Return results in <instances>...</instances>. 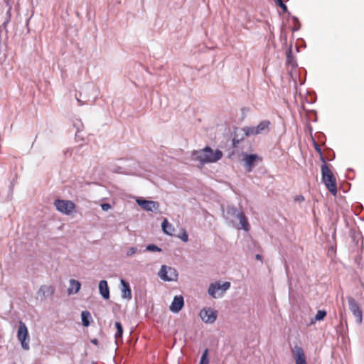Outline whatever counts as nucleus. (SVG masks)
<instances>
[{"instance_id": "24", "label": "nucleus", "mask_w": 364, "mask_h": 364, "mask_svg": "<svg viewBox=\"0 0 364 364\" xmlns=\"http://www.w3.org/2000/svg\"><path fill=\"white\" fill-rule=\"evenodd\" d=\"M208 354V350L205 349L200 358L199 364H208L209 363Z\"/></svg>"}, {"instance_id": "34", "label": "nucleus", "mask_w": 364, "mask_h": 364, "mask_svg": "<svg viewBox=\"0 0 364 364\" xmlns=\"http://www.w3.org/2000/svg\"><path fill=\"white\" fill-rule=\"evenodd\" d=\"M9 19H7L6 21H4V22L3 23V26H6V23L9 22Z\"/></svg>"}, {"instance_id": "30", "label": "nucleus", "mask_w": 364, "mask_h": 364, "mask_svg": "<svg viewBox=\"0 0 364 364\" xmlns=\"http://www.w3.org/2000/svg\"><path fill=\"white\" fill-rule=\"evenodd\" d=\"M294 200L298 201V202H301V201L304 200V196H302L301 195L300 196H296L294 198Z\"/></svg>"}, {"instance_id": "37", "label": "nucleus", "mask_w": 364, "mask_h": 364, "mask_svg": "<svg viewBox=\"0 0 364 364\" xmlns=\"http://www.w3.org/2000/svg\"><path fill=\"white\" fill-rule=\"evenodd\" d=\"M290 54H291V51H289L288 57H289Z\"/></svg>"}, {"instance_id": "6", "label": "nucleus", "mask_w": 364, "mask_h": 364, "mask_svg": "<svg viewBox=\"0 0 364 364\" xmlns=\"http://www.w3.org/2000/svg\"><path fill=\"white\" fill-rule=\"evenodd\" d=\"M158 275L165 282H175L178 277V272L175 268L166 265L161 266Z\"/></svg>"}, {"instance_id": "2", "label": "nucleus", "mask_w": 364, "mask_h": 364, "mask_svg": "<svg viewBox=\"0 0 364 364\" xmlns=\"http://www.w3.org/2000/svg\"><path fill=\"white\" fill-rule=\"evenodd\" d=\"M322 181L328 191L333 196L337 194L336 179L332 171L328 168L327 164L323 163L321 165Z\"/></svg>"}, {"instance_id": "25", "label": "nucleus", "mask_w": 364, "mask_h": 364, "mask_svg": "<svg viewBox=\"0 0 364 364\" xmlns=\"http://www.w3.org/2000/svg\"><path fill=\"white\" fill-rule=\"evenodd\" d=\"M146 250L151 252H161L162 250L156 245L151 244L146 246Z\"/></svg>"}, {"instance_id": "22", "label": "nucleus", "mask_w": 364, "mask_h": 364, "mask_svg": "<svg viewBox=\"0 0 364 364\" xmlns=\"http://www.w3.org/2000/svg\"><path fill=\"white\" fill-rule=\"evenodd\" d=\"M242 131L247 136L258 134L256 127H245L242 128Z\"/></svg>"}, {"instance_id": "11", "label": "nucleus", "mask_w": 364, "mask_h": 364, "mask_svg": "<svg viewBox=\"0 0 364 364\" xmlns=\"http://www.w3.org/2000/svg\"><path fill=\"white\" fill-rule=\"evenodd\" d=\"M291 352L295 364H306L305 354L301 347L295 346L292 348Z\"/></svg>"}, {"instance_id": "13", "label": "nucleus", "mask_w": 364, "mask_h": 364, "mask_svg": "<svg viewBox=\"0 0 364 364\" xmlns=\"http://www.w3.org/2000/svg\"><path fill=\"white\" fill-rule=\"evenodd\" d=\"M184 305V300L182 296H176L170 306L171 311L173 313L179 312Z\"/></svg>"}, {"instance_id": "14", "label": "nucleus", "mask_w": 364, "mask_h": 364, "mask_svg": "<svg viewBox=\"0 0 364 364\" xmlns=\"http://www.w3.org/2000/svg\"><path fill=\"white\" fill-rule=\"evenodd\" d=\"M261 159L257 154H245L243 159L245 166L248 171H251L257 160Z\"/></svg>"}, {"instance_id": "36", "label": "nucleus", "mask_w": 364, "mask_h": 364, "mask_svg": "<svg viewBox=\"0 0 364 364\" xmlns=\"http://www.w3.org/2000/svg\"><path fill=\"white\" fill-rule=\"evenodd\" d=\"M92 343L96 344L97 343V340L96 339L93 340Z\"/></svg>"}, {"instance_id": "8", "label": "nucleus", "mask_w": 364, "mask_h": 364, "mask_svg": "<svg viewBox=\"0 0 364 364\" xmlns=\"http://www.w3.org/2000/svg\"><path fill=\"white\" fill-rule=\"evenodd\" d=\"M199 316L204 323L212 324L217 319L218 312L210 307H205L200 310Z\"/></svg>"}, {"instance_id": "27", "label": "nucleus", "mask_w": 364, "mask_h": 364, "mask_svg": "<svg viewBox=\"0 0 364 364\" xmlns=\"http://www.w3.org/2000/svg\"><path fill=\"white\" fill-rule=\"evenodd\" d=\"M137 252V248L134 247H129L127 252V256H132Z\"/></svg>"}, {"instance_id": "17", "label": "nucleus", "mask_w": 364, "mask_h": 364, "mask_svg": "<svg viewBox=\"0 0 364 364\" xmlns=\"http://www.w3.org/2000/svg\"><path fill=\"white\" fill-rule=\"evenodd\" d=\"M70 286L68 289V292L69 294H77L80 289V287H81V284L80 282H78L77 280H75V279H70Z\"/></svg>"}, {"instance_id": "9", "label": "nucleus", "mask_w": 364, "mask_h": 364, "mask_svg": "<svg viewBox=\"0 0 364 364\" xmlns=\"http://www.w3.org/2000/svg\"><path fill=\"white\" fill-rule=\"evenodd\" d=\"M348 302L349 309L355 317L357 323L360 324L363 321V314L360 306L353 297H348Z\"/></svg>"}, {"instance_id": "15", "label": "nucleus", "mask_w": 364, "mask_h": 364, "mask_svg": "<svg viewBox=\"0 0 364 364\" xmlns=\"http://www.w3.org/2000/svg\"><path fill=\"white\" fill-rule=\"evenodd\" d=\"M121 296L123 299L130 300L132 299V291L129 284L124 279H121Z\"/></svg>"}, {"instance_id": "20", "label": "nucleus", "mask_w": 364, "mask_h": 364, "mask_svg": "<svg viewBox=\"0 0 364 364\" xmlns=\"http://www.w3.org/2000/svg\"><path fill=\"white\" fill-rule=\"evenodd\" d=\"M115 327L117 328V332L115 333L114 337L116 339V343H117L119 339H122V338L123 328H122L121 323L119 321L115 322Z\"/></svg>"}, {"instance_id": "10", "label": "nucleus", "mask_w": 364, "mask_h": 364, "mask_svg": "<svg viewBox=\"0 0 364 364\" xmlns=\"http://www.w3.org/2000/svg\"><path fill=\"white\" fill-rule=\"evenodd\" d=\"M137 204L146 211H156L159 210V203L153 200L137 199Z\"/></svg>"}, {"instance_id": "18", "label": "nucleus", "mask_w": 364, "mask_h": 364, "mask_svg": "<svg viewBox=\"0 0 364 364\" xmlns=\"http://www.w3.org/2000/svg\"><path fill=\"white\" fill-rule=\"evenodd\" d=\"M161 228L164 232L168 235H172L175 230L173 225H171L166 218L161 223Z\"/></svg>"}, {"instance_id": "5", "label": "nucleus", "mask_w": 364, "mask_h": 364, "mask_svg": "<svg viewBox=\"0 0 364 364\" xmlns=\"http://www.w3.org/2000/svg\"><path fill=\"white\" fill-rule=\"evenodd\" d=\"M54 205L58 211L66 215L72 214L75 209V204L69 200L56 199Z\"/></svg>"}, {"instance_id": "35", "label": "nucleus", "mask_w": 364, "mask_h": 364, "mask_svg": "<svg viewBox=\"0 0 364 364\" xmlns=\"http://www.w3.org/2000/svg\"><path fill=\"white\" fill-rule=\"evenodd\" d=\"M10 10H11V8H9L8 11H7V14H9V15H10Z\"/></svg>"}, {"instance_id": "31", "label": "nucleus", "mask_w": 364, "mask_h": 364, "mask_svg": "<svg viewBox=\"0 0 364 364\" xmlns=\"http://www.w3.org/2000/svg\"><path fill=\"white\" fill-rule=\"evenodd\" d=\"M75 98H76V100H77V102H78V105H79L80 106H82V105H85V102H82V101L79 98V97H78L77 95H75Z\"/></svg>"}, {"instance_id": "28", "label": "nucleus", "mask_w": 364, "mask_h": 364, "mask_svg": "<svg viewBox=\"0 0 364 364\" xmlns=\"http://www.w3.org/2000/svg\"><path fill=\"white\" fill-rule=\"evenodd\" d=\"M112 206L109 203H102L101 204V208L104 211H107L108 210L111 209Z\"/></svg>"}, {"instance_id": "7", "label": "nucleus", "mask_w": 364, "mask_h": 364, "mask_svg": "<svg viewBox=\"0 0 364 364\" xmlns=\"http://www.w3.org/2000/svg\"><path fill=\"white\" fill-rule=\"evenodd\" d=\"M17 338L18 340L21 342L23 349L26 350H29L30 346L28 331L26 324L21 321H19Z\"/></svg>"}, {"instance_id": "16", "label": "nucleus", "mask_w": 364, "mask_h": 364, "mask_svg": "<svg viewBox=\"0 0 364 364\" xmlns=\"http://www.w3.org/2000/svg\"><path fill=\"white\" fill-rule=\"evenodd\" d=\"M99 291L101 296L105 299L109 298V289L108 287L107 282L106 280H101L99 283Z\"/></svg>"}, {"instance_id": "21", "label": "nucleus", "mask_w": 364, "mask_h": 364, "mask_svg": "<svg viewBox=\"0 0 364 364\" xmlns=\"http://www.w3.org/2000/svg\"><path fill=\"white\" fill-rule=\"evenodd\" d=\"M91 318L90 313L87 311H84L81 313L82 323L84 326L90 325V318Z\"/></svg>"}, {"instance_id": "33", "label": "nucleus", "mask_w": 364, "mask_h": 364, "mask_svg": "<svg viewBox=\"0 0 364 364\" xmlns=\"http://www.w3.org/2000/svg\"><path fill=\"white\" fill-rule=\"evenodd\" d=\"M256 259H258V260H261L262 259V256L259 255H256Z\"/></svg>"}, {"instance_id": "26", "label": "nucleus", "mask_w": 364, "mask_h": 364, "mask_svg": "<svg viewBox=\"0 0 364 364\" xmlns=\"http://www.w3.org/2000/svg\"><path fill=\"white\" fill-rule=\"evenodd\" d=\"M275 1V3L282 8V11L284 12H287V6L284 4L283 1L282 0H274Z\"/></svg>"}, {"instance_id": "23", "label": "nucleus", "mask_w": 364, "mask_h": 364, "mask_svg": "<svg viewBox=\"0 0 364 364\" xmlns=\"http://www.w3.org/2000/svg\"><path fill=\"white\" fill-rule=\"evenodd\" d=\"M326 316V311L324 310H318L315 316V321H322Z\"/></svg>"}, {"instance_id": "29", "label": "nucleus", "mask_w": 364, "mask_h": 364, "mask_svg": "<svg viewBox=\"0 0 364 364\" xmlns=\"http://www.w3.org/2000/svg\"><path fill=\"white\" fill-rule=\"evenodd\" d=\"M181 240L187 242L188 240V235L186 232H184L183 235L181 237Z\"/></svg>"}, {"instance_id": "32", "label": "nucleus", "mask_w": 364, "mask_h": 364, "mask_svg": "<svg viewBox=\"0 0 364 364\" xmlns=\"http://www.w3.org/2000/svg\"><path fill=\"white\" fill-rule=\"evenodd\" d=\"M238 143H239V140L234 138L232 140V144H233L234 146H236L237 144H238Z\"/></svg>"}, {"instance_id": "3", "label": "nucleus", "mask_w": 364, "mask_h": 364, "mask_svg": "<svg viewBox=\"0 0 364 364\" xmlns=\"http://www.w3.org/2000/svg\"><path fill=\"white\" fill-rule=\"evenodd\" d=\"M226 218L232 223L235 222V219L238 220L240 225V227H237L238 229L248 230L250 228L249 223L244 213L239 212L235 207H228Z\"/></svg>"}, {"instance_id": "12", "label": "nucleus", "mask_w": 364, "mask_h": 364, "mask_svg": "<svg viewBox=\"0 0 364 364\" xmlns=\"http://www.w3.org/2000/svg\"><path fill=\"white\" fill-rule=\"evenodd\" d=\"M55 292V287L52 285H42L38 289L37 294L41 299L52 296Z\"/></svg>"}, {"instance_id": "19", "label": "nucleus", "mask_w": 364, "mask_h": 364, "mask_svg": "<svg viewBox=\"0 0 364 364\" xmlns=\"http://www.w3.org/2000/svg\"><path fill=\"white\" fill-rule=\"evenodd\" d=\"M270 124V122L269 120H263L262 121L257 127V134H262L264 132L268 131L269 126Z\"/></svg>"}, {"instance_id": "4", "label": "nucleus", "mask_w": 364, "mask_h": 364, "mask_svg": "<svg viewBox=\"0 0 364 364\" xmlns=\"http://www.w3.org/2000/svg\"><path fill=\"white\" fill-rule=\"evenodd\" d=\"M230 287V283L225 282L220 284L218 282L211 283L208 287V293L213 298H219L223 296L224 293Z\"/></svg>"}, {"instance_id": "1", "label": "nucleus", "mask_w": 364, "mask_h": 364, "mask_svg": "<svg viewBox=\"0 0 364 364\" xmlns=\"http://www.w3.org/2000/svg\"><path fill=\"white\" fill-rule=\"evenodd\" d=\"M223 152L218 149L213 151L210 147L206 146L203 149L194 151L192 157L194 160L202 164L215 163L223 157Z\"/></svg>"}]
</instances>
